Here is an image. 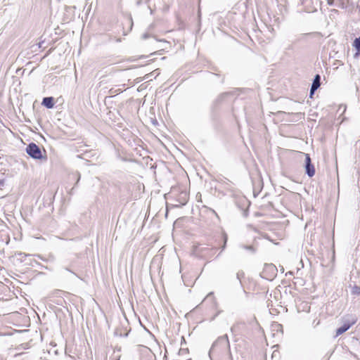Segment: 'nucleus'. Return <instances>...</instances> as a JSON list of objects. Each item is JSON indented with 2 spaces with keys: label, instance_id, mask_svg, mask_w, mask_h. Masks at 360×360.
<instances>
[{
  "label": "nucleus",
  "instance_id": "f257e3e1",
  "mask_svg": "<svg viewBox=\"0 0 360 360\" xmlns=\"http://www.w3.org/2000/svg\"><path fill=\"white\" fill-rule=\"evenodd\" d=\"M26 152L34 159L40 160L42 158L41 151L39 147L34 143H30L27 145Z\"/></svg>",
  "mask_w": 360,
  "mask_h": 360
},
{
  "label": "nucleus",
  "instance_id": "f03ea898",
  "mask_svg": "<svg viewBox=\"0 0 360 360\" xmlns=\"http://www.w3.org/2000/svg\"><path fill=\"white\" fill-rule=\"evenodd\" d=\"M212 251V249H210L207 247H204L202 245L199 244L197 245H195L193 247V252L194 253L202 257H206L210 255V252Z\"/></svg>",
  "mask_w": 360,
  "mask_h": 360
},
{
  "label": "nucleus",
  "instance_id": "7ed1b4c3",
  "mask_svg": "<svg viewBox=\"0 0 360 360\" xmlns=\"http://www.w3.org/2000/svg\"><path fill=\"white\" fill-rule=\"evenodd\" d=\"M305 156V172L306 174L309 176L312 177L315 174L314 166L311 164V158L309 154L304 153Z\"/></svg>",
  "mask_w": 360,
  "mask_h": 360
},
{
  "label": "nucleus",
  "instance_id": "20e7f679",
  "mask_svg": "<svg viewBox=\"0 0 360 360\" xmlns=\"http://www.w3.org/2000/svg\"><path fill=\"white\" fill-rule=\"evenodd\" d=\"M219 345L222 347H227L229 346L227 335H224L218 338V339L212 344V349H213Z\"/></svg>",
  "mask_w": 360,
  "mask_h": 360
},
{
  "label": "nucleus",
  "instance_id": "39448f33",
  "mask_svg": "<svg viewBox=\"0 0 360 360\" xmlns=\"http://www.w3.org/2000/svg\"><path fill=\"white\" fill-rule=\"evenodd\" d=\"M321 85V77L319 75H316L313 80L312 84L310 89V97L314 94Z\"/></svg>",
  "mask_w": 360,
  "mask_h": 360
},
{
  "label": "nucleus",
  "instance_id": "423d86ee",
  "mask_svg": "<svg viewBox=\"0 0 360 360\" xmlns=\"http://www.w3.org/2000/svg\"><path fill=\"white\" fill-rule=\"evenodd\" d=\"M354 322H352V323H344L343 326H342L341 327L338 328L337 330H336V337L342 335V333H344L345 332H346L347 330H349L350 328V327L352 326V324H354Z\"/></svg>",
  "mask_w": 360,
  "mask_h": 360
},
{
  "label": "nucleus",
  "instance_id": "0eeeda50",
  "mask_svg": "<svg viewBox=\"0 0 360 360\" xmlns=\"http://www.w3.org/2000/svg\"><path fill=\"white\" fill-rule=\"evenodd\" d=\"M42 104L47 108H52L54 105L53 97H45L42 101Z\"/></svg>",
  "mask_w": 360,
  "mask_h": 360
},
{
  "label": "nucleus",
  "instance_id": "6e6552de",
  "mask_svg": "<svg viewBox=\"0 0 360 360\" xmlns=\"http://www.w3.org/2000/svg\"><path fill=\"white\" fill-rule=\"evenodd\" d=\"M240 248H241L244 250H248L250 252H252V254H254L256 252L255 248L252 245H240Z\"/></svg>",
  "mask_w": 360,
  "mask_h": 360
},
{
  "label": "nucleus",
  "instance_id": "1a4fd4ad",
  "mask_svg": "<svg viewBox=\"0 0 360 360\" xmlns=\"http://www.w3.org/2000/svg\"><path fill=\"white\" fill-rule=\"evenodd\" d=\"M223 238H224V245L222 246V250H224L226 248V244L227 242V236L226 233H223Z\"/></svg>",
  "mask_w": 360,
  "mask_h": 360
},
{
  "label": "nucleus",
  "instance_id": "9d476101",
  "mask_svg": "<svg viewBox=\"0 0 360 360\" xmlns=\"http://www.w3.org/2000/svg\"><path fill=\"white\" fill-rule=\"evenodd\" d=\"M243 276V271H238L236 274L237 278L240 281V277Z\"/></svg>",
  "mask_w": 360,
  "mask_h": 360
},
{
  "label": "nucleus",
  "instance_id": "9b49d317",
  "mask_svg": "<svg viewBox=\"0 0 360 360\" xmlns=\"http://www.w3.org/2000/svg\"><path fill=\"white\" fill-rule=\"evenodd\" d=\"M226 181H229V180L226 179H219V182L222 183V184H226Z\"/></svg>",
  "mask_w": 360,
  "mask_h": 360
},
{
  "label": "nucleus",
  "instance_id": "f8f14e48",
  "mask_svg": "<svg viewBox=\"0 0 360 360\" xmlns=\"http://www.w3.org/2000/svg\"><path fill=\"white\" fill-rule=\"evenodd\" d=\"M5 184L4 179H0V186H4Z\"/></svg>",
  "mask_w": 360,
  "mask_h": 360
},
{
  "label": "nucleus",
  "instance_id": "ddd939ff",
  "mask_svg": "<svg viewBox=\"0 0 360 360\" xmlns=\"http://www.w3.org/2000/svg\"><path fill=\"white\" fill-rule=\"evenodd\" d=\"M266 268H269L271 269H275V266L273 265H268V266H266Z\"/></svg>",
  "mask_w": 360,
  "mask_h": 360
},
{
  "label": "nucleus",
  "instance_id": "4468645a",
  "mask_svg": "<svg viewBox=\"0 0 360 360\" xmlns=\"http://www.w3.org/2000/svg\"><path fill=\"white\" fill-rule=\"evenodd\" d=\"M64 269H65V270H66V271H70V272H71V273H72V274H75V273H74V272H72V271L69 268H68V267H65V268H64Z\"/></svg>",
  "mask_w": 360,
  "mask_h": 360
},
{
  "label": "nucleus",
  "instance_id": "2eb2a0df",
  "mask_svg": "<svg viewBox=\"0 0 360 360\" xmlns=\"http://www.w3.org/2000/svg\"><path fill=\"white\" fill-rule=\"evenodd\" d=\"M328 4L330 5L333 4V0H328Z\"/></svg>",
  "mask_w": 360,
  "mask_h": 360
},
{
  "label": "nucleus",
  "instance_id": "dca6fc26",
  "mask_svg": "<svg viewBox=\"0 0 360 360\" xmlns=\"http://www.w3.org/2000/svg\"><path fill=\"white\" fill-rule=\"evenodd\" d=\"M143 39H147V38H148V34H144L143 35Z\"/></svg>",
  "mask_w": 360,
  "mask_h": 360
},
{
  "label": "nucleus",
  "instance_id": "f3484780",
  "mask_svg": "<svg viewBox=\"0 0 360 360\" xmlns=\"http://www.w3.org/2000/svg\"><path fill=\"white\" fill-rule=\"evenodd\" d=\"M24 255L25 256H26V255L24 253H20V255Z\"/></svg>",
  "mask_w": 360,
  "mask_h": 360
}]
</instances>
